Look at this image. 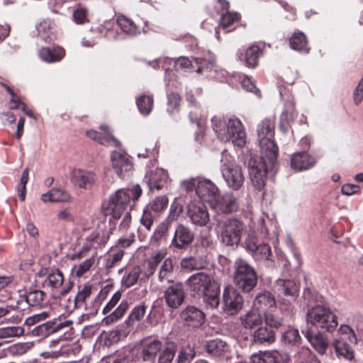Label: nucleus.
Masks as SVG:
<instances>
[{
  "label": "nucleus",
  "instance_id": "1",
  "mask_svg": "<svg viewBox=\"0 0 363 363\" xmlns=\"http://www.w3.org/2000/svg\"><path fill=\"white\" fill-rule=\"evenodd\" d=\"M257 135L262 156L250 157L248 172L252 185L260 191L265 186L267 173L274 171L277 163L279 148L274 141V123L270 119H263L257 125Z\"/></svg>",
  "mask_w": 363,
  "mask_h": 363
},
{
  "label": "nucleus",
  "instance_id": "2",
  "mask_svg": "<svg viewBox=\"0 0 363 363\" xmlns=\"http://www.w3.org/2000/svg\"><path fill=\"white\" fill-rule=\"evenodd\" d=\"M142 189L136 184L131 189H121L109 196L107 201L102 206L105 216H111L118 220L128 207L130 208L142 194Z\"/></svg>",
  "mask_w": 363,
  "mask_h": 363
},
{
  "label": "nucleus",
  "instance_id": "3",
  "mask_svg": "<svg viewBox=\"0 0 363 363\" xmlns=\"http://www.w3.org/2000/svg\"><path fill=\"white\" fill-rule=\"evenodd\" d=\"M186 284L194 296L202 297L203 301L212 308H216L218 306L220 286L208 274L195 273L189 277Z\"/></svg>",
  "mask_w": 363,
  "mask_h": 363
},
{
  "label": "nucleus",
  "instance_id": "4",
  "mask_svg": "<svg viewBox=\"0 0 363 363\" xmlns=\"http://www.w3.org/2000/svg\"><path fill=\"white\" fill-rule=\"evenodd\" d=\"M256 270L246 260L239 258L234 263L233 282L244 293L252 291L257 284Z\"/></svg>",
  "mask_w": 363,
  "mask_h": 363
},
{
  "label": "nucleus",
  "instance_id": "5",
  "mask_svg": "<svg viewBox=\"0 0 363 363\" xmlns=\"http://www.w3.org/2000/svg\"><path fill=\"white\" fill-rule=\"evenodd\" d=\"M308 323L327 332H333L338 325L337 318L329 308L315 306L308 309L306 315Z\"/></svg>",
  "mask_w": 363,
  "mask_h": 363
},
{
  "label": "nucleus",
  "instance_id": "6",
  "mask_svg": "<svg viewBox=\"0 0 363 363\" xmlns=\"http://www.w3.org/2000/svg\"><path fill=\"white\" fill-rule=\"evenodd\" d=\"M63 273L58 269H52L43 281V287L49 290L54 298H58L67 295L72 289L74 283L69 280L65 282Z\"/></svg>",
  "mask_w": 363,
  "mask_h": 363
},
{
  "label": "nucleus",
  "instance_id": "7",
  "mask_svg": "<svg viewBox=\"0 0 363 363\" xmlns=\"http://www.w3.org/2000/svg\"><path fill=\"white\" fill-rule=\"evenodd\" d=\"M244 230L245 225L240 220L230 218L225 220L220 232L222 242L227 246L238 245Z\"/></svg>",
  "mask_w": 363,
  "mask_h": 363
},
{
  "label": "nucleus",
  "instance_id": "8",
  "mask_svg": "<svg viewBox=\"0 0 363 363\" xmlns=\"http://www.w3.org/2000/svg\"><path fill=\"white\" fill-rule=\"evenodd\" d=\"M264 45L254 43L244 50H239L237 57L240 62L250 69H254L259 65V59L263 55Z\"/></svg>",
  "mask_w": 363,
  "mask_h": 363
},
{
  "label": "nucleus",
  "instance_id": "9",
  "mask_svg": "<svg viewBox=\"0 0 363 363\" xmlns=\"http://www.w3.org/2000/svg\"><path fill=\"white\" fill-rule=\"evenodd\" d=\"M72 325V320H67L61 321L58 319H53L34 327L30 332L33 336L47 337L64 329L70 328Z\"/></svg>",
  "mask_w": 363,
  "mask_h": 363
},
{
  "label": "nucleus",
  "instance_id": "10",
  "mask_svg": "<svg viewBox=\"0 0 363 363\" xmlns=\"http://www.w3.org/2000/svg\"><path fill=\"white\" fill-rule=\"evenodd\" d=\"M223 309L229 315H234L242 309L243 298L240 292L231 286L225 288L223 294Z\"/></svg>",
  "mask_w": 363,
  "mask_h": 363
},
{
  "label": "nucleus",
  "instance_id": "11",
  "mask_svg": "<svg viewBox=\"0 0 363 363\" xmlns=\"http://www.w3.org/2000/svg\"><path fill=\"white\" fill-rule=\"evenodd\" d=\"M222 174L228 187L231 189L238 191L243 186L245 177L240 166L224 164Z\"/></svg>",
  "mask_w": 363,
  "mask_h": 363
},
{
  "label": "nucleus",
  "instance_id": "12",
  "mask_svg": "<svg viewBox=\"0 0 363 363\" xmlns=\"http://www.w3.org/2000/svg\"><path fill=\"white\" fill-rule=\"evenodd\" d=\"M226 135L228 140L240 147H242L246 143V133L244 126L238 118H230L227 123Z\"/></svg>",
  "mask_w": 363,
  "mask_h": 363
},
{
  "label": "nucleus",
  "instance_id": "13",
  "mask_svg": "<svg viewBox=\"0 0 363 363\" xmlns=\"http://www.w3.org/2000/svg\"><path fill=\"white\" fill-rule=\"evenodd\" d=\"M187 216L197 226H205L209 221V213L202 203L191 202L187 206Z\"/></svg>",
  "mask_w": 363,
  "mask_h": 363
},
{
  "label": "nucleus",
  "instance_id": "14",
  "mask_svg": "<svg viewBox=\"0 0 363 363\" xmlns=\"http://www.w3.org/2000/svg\"><path fill=\"white\" fill-rule=\"evenodd\" d=\"M196 194L203 202H207L211 206L213 203L216 202L219 189L209 179H200L197 183Z\"/></svg>",
  "mask_w": 363,
  "mask_h": 363
},
{
  "label": "nucleus",
  "instance_id": "15",
  "mask_svg": "<svg viewBox=\"0 0 363 363\" xmlns=\"http://www.w3.org/2000/svg\"><path fill=\"white\" fill-rule=\"evenodd\" d=\"M93 286L89 283H86L83 285H79L77 286V292L74 298L68 299L69 305H67V309L69 311H74L77 308H84L87 311L86 301L91 296L92 294Z\"/></svg>",
  "mask_w": 363,
  "mask_h": 363
},
{
  "label": "nucleus",
  "instance_id": "16",
  "mask_svg": "<svg viewBox=\"0 0 363 363\" xmlns=\"http://www.w3.org/2000/svg\"><path fill=\"white\" fill-rule=\"evenodd\" d=\"M111 160L113 169L120 177H123L133 168L131 157L125 152L121 150L112 152Z\"/></svg>",
  "mask_w": 363,
  "mask_h": 363
},
{
  "label": "nucleus",
  "instance_id": "17",
  "mask_svg": "<svg viewBox=\"0 0 363 363\" xmlns=\"http://www.w3.org/2000/svg\"><path fill=\"white\" fill-rule=\"evenodd\" d=\"M215 201L211 206L223 213L236 212L239 208L238 199L232 193H225L222 196L219 193Z\"/></svg>",
  "mask_w": 363,
  "mask_h": 363
},
{
  "label": "nucleus",
  "instance_id": "18",
  "mask_svg": "<svg viewBox=\"0 0 363 363\" xmlns=\"http://www.w3.org/2000/svg\"><path fill=\"white\" fill-rule=\"evenodd\" d=\"M194 239V233L188 227L179 224L175 229L172 244L177 249H186Z\"/></svg>",
  "mask_w": 363,
  "mask_h": 363
},
{
  "label": "nucleus",
  "instance_id": "19",
  "mask_svg": "<svg viewBox=\"0 0 363 363\" xmlns=\"http://www.w3.org/2000/svg\"><path fill=\"white\" fill-rule=\"evenodd\" d=\"M167 305L172 308H177L184 301L185 292L183 284L176 283L167 287L164 293Z\"/></svg>",
  "mask_w": 363,
  "mask_h": 363
},
{
  "label": "nucleus",
  "instance_id": "20",
  "mask_svg": "<svg viewBox=\"0 0 363 363\" xmlns=\"http://www.w3.org/2000/svg\"><path fill=\"white\" fill-rule=\"evenodd\" d=\"M275 290L278 296L286 298L289 301H295L299 292V288L295 281L282 279L277 281Z\"/></svg>",
  "mask_w": 363,
  "mask_h": 363
},
{
  "label": "nucleus",
  "instance_id": "21",
  "mask_svg": "<svg viewBox=\"0 0 363 363\" xmlns=\"http://www.w3.org/2000/svg\"><path fill=\"white\" fill-rule=\"evenodd\" d=\"M303 333L318 354L321 355L325 354L328 348V342L320 333L313 332L311 329L307 328L305 331H303Z\"/></svg>",
  "mask_w": 363,
  "mask_h": 363
},
{
  "label": "nucleus",
  "instance_id": "22",
  "mask_svg": "<svg viewBox=\"0 0 363 363\" xmlns=\"http://www.w3.org/2000/svg\"><path fill=\"white\" fill-rule=\"evenodd\" d=\"M181 318L189 326L197 328L203 323L205 315L196 307L187 306L181 313Z\"/></svg>",
  "mask_w": 363,
  "mask_h": 363
},
{
  "label": "nucleus",
  "instance_id": "23",
  "mask_svg": "<svg viewBox=\"0 0 363 363\" xmlns=\"http://www.w3.org/2000/svg\"><path fill=\"white\" fill-rule=\"evenodd\" d=\"M72 182L82 189L91 188L96 180L95 173L82 169H76L72 172Z\"/></svg>",
  "mask_w": 363,
  "mask_h": 363
},
{
  "label": "nucleus",
  "instance_id": "24",
  "mask_svg": "<svg viewBox=\"0 0 363 363\" xmlns=\"http://www.w3.org/2000/svg\"><path fill=\"white\" fill-rule=\"evenodd\" d=\"M39 57L48 63L60 62L65 55V50L60 46L42 47L38 52Z\"/></svg>",
  "mask_w": 363,
  "mask_h": 363
},
{
  "label": "nucleus",
  "instance_id": "25",
  "mask_svg": "<svg viewBox=\"0 0 363 363\" xmlns=\"http://www.w3.org/2000/svg\"><path fill=\"white\" fill-rule=\"evenodd\" d=\"M279 93L282 99L285 101L284 110L280 117L281 123L289 125L296 116L294 97L291 94H284L281 90H279Z\"/></svg>",
  "mask_w": 363,
  "mask_h": 363
},
{
  "label": "nucleus",
  "instance_id": "26",
  "mask_svg": "<svg viewBox=\"0 0 363 363\" xmlns=\"http://www.w3.org/2000/svg\"><path fill=\"white\" fill-rule=\"evenodd\" d=\"M38 36L46 43L57 39V34L54 28V23L50 19H43L36 24Z\"/></svg>",
  "mask_w": 363,
  "mask_h": 363
},
{
  "label": "nucleus",
  "instance_id": "27",
  "mask_svg": "<svg viewBox=\"0 0 363 363\" xmlns=\"http://www.w3.org/2000/svg\"><path fill=\"white\" fill-rule=\"evenodd\" d=\"M315 163V159L306 152H296L292 155L291 160V167L298 171L308 169Z\"/></svg>",
  "mask_w": 363,
  "mask_h": 363
},
{
  "label": "nucleus",
  "instance_id": "28",
  "mask_svg": "<svg viewBox=\"0 0 363 363\" xmlns=\"http://www.w3.org/2000/svg\"><path fill=\"white\" fill-rule=\"evenodd\" d=\"M167 176L162 169L150 171L145 174V180L150 190H161L167 183Z\"/></svg>",
  "mask_w": 363,
  "mask_h": 363
},
{
  "label": "nucleus",
  "instance_id": "29",
  "mask_svg": "<svg viewBox=\"0 0 363 363\" xmlns=\"http://www.w3.org/2000/svg\"><path fill=\"white\" fill-rule=\"evenodd\" d=\"M253 306L258 311L265 313L276 307L275 298L270 292L264 291L257 295Z\"/></svg>",
  "mask_w": 363,
  "mask_h": 363
},
{
  "label": "nucleus",
  "instance_id": "30",
  "mask_svg": "<svg viewBox=\"0 0 363 363\" xmlns=\"http://www.w3.org/2000/svg\"><path fill=\"white\" fill-rule=\"evenodd\" d=\"M142 270L140 266H133L126 268L121 279V286L123 289H128L137 284L138 281H143L140 277Z\"/></svg>",
  "mask_w": 363,
  "mask_h": 363
},
{
  "label": "nucleus",
  "instance_id": "31",
  "mask_svg": "<svg viewBox=\"0 0 363 363\" xmlns=\"http://www.w3.org/2000/svg\"><path fill=\"white\" fill-rule=\"evenodd\" d=\"M276 340V335L273 329L267 326H261L254 331L252 341L255 344L269 345Z\"/></svg>",
  "mask_w": 363,
  "mask_h": 363
},
{
  "label": "nucleus",
  "instance_id": "32",
  "mask_svg": "<svg viewBox=\"0 0 363 363\" xmlns=\"http://www.w3.org/2000/svg\"><path fill=\"white\" fill-rule=\"evenodd\" d=\"M162 343L158 340H147L142 345L141 355L144 361H152L159 351L162 350Z\"/></svg>",
  "mask_w": 363,
  "mask_h": 363
},
{
  "label": "nucleus",
  "instance_id": "33",
  "mask_svg": "<svg viewBox=\"0 0 363 363\" xmlns=\"http://www.w3.org/2000/svg\"><path fill=\"white\" fill-rule=\"evenodd\" d=\"M205 347L206 352L214 357L223 356L230 352L227 342L218 338L207 341Z\"/></svg>",
  "mask_w": 363,
  "mask_h": 363
},
{
  "label": "nucleus",
  "instance_id": "34",
  "mask_svg": "<svg viewBox=\"0 0 363 363\" xmlns=\"http://www.w3.org/2000/svg\"><path fill=\"white\" fill-rule=\"evenodd\" d=\"M21 297L26 301L29 306L40 308L45 304L46 294L42 290L30 289Z\"/></svg>",
  "mask_w": 363,
  "mask_h": 363
},
{
  "label": "nucleus",
  "instance_id": "35",
  "mask_svg": "<svg viewBox=\"0 0 363 363\" xmlns=\"http://www.w3.org/2000/svg\"><path fill=\"white\" fill-rule=\"evenodd\" d=\"M291 48L296 51L308 53L310 47L306 35L301 31L295 32L289 39Z\"/></svg>",
  "mask_w": 363,
  "mask_h": 363
},
{
  "label": "nucleus",
  "instance_id": "36",
  "mask_svg": "<svg viewBox=\"0 0 363 363\" xmlns=\"http://www.w3.org/2000/svg\"><path fill=\"white\" fill-rule=\"evenodd\" d=\"M259 359L266 363H288L290 357L286 352L274 350L261 354Z\"/></svg>",
  "mask_w": 363,
  "mask_h": 363
},
{
  "label": "nucleus",
  "instance_id": "37",
  "mask_svg": "<svg viewBox=\"0 0 363 363\" xmlns=\"http://www.w3.org/2000/svg\"><path fill=\"white\" fill-rule=\"evenodd\" d=\"M240 14L238 12L226 11L220 16L219 26L225 32L228 33L235 30V23L240 20Z\"/></svg>",
  "mask_w": 363,
  "mask_h": 363
},
{
  "label": "nucleus",
  "instance_id": "38",
  "mask_svg": "<svg viewBox=\"0 0 363 363\" xmlns=\"http://www.w3.org/2000/svg\"><path fill=\"white\" fill-rule=\"evenodd\" d=\"M240 321L245 328L252 329L254 327L262 325V317L257 310L252 309L244 315H242Z\"/></svg>",
  "mask_w": 363,
  "mask_h": 363
},
{
  "label": "nucleus",
  "instance_id": "39",
  "mask_svg": "<svg viewBox=\"0 0 363 363\" xmlns=\"http://www.w3.org/2000/svg\"><path fill=\"white\" fill-rule=\"evenodd\" d=\"M41 200L46 202H66L69 200V194L61 189H52L42 194Z\"/></svg>",
  "mask_w": 363,
  "mask_h": 363
},
{
  "label": "nucleus",
  "instance_id": "40",
  "mask_svg": "<svg viewBox=\"0 0 363 363\" xmlns=\"http://www.w3.org/2000/svg\"><path fill=\"white\" fill-rule=\"evenodd\" d=\"M199 59L197 58H193V60H191L188 57H180L176 60L175 67L177 69L189 72L196 71L198 73H201L202 68L199 67Z\"/></svg>",
  "mask_w": 363,
  "mask_h": 363
},
{
  "label": "nucleus",
  "instance_id": "41",
  "mask_svg": "<svg viewBox=\"0 0 363 363\" xmlns=\"http://www.w3.org/2000/svg\"><path fill=\"white\" fill-rule=\"evenodd\" d=\"M117 24L122 31L128 35H135L140 33L138 26L130 18L123 15L118 16Z\"/></svg>",
  "mask_w": 363,
  "mask_h": 363
},
{
  "label": "nucleus",
  "instance_id": "42",
  "mask_svg": "<svg viewBox=\"0 0 363 363\" xmlns=\"http://www.w3.org/2000/svg\"><path fill=\"white\" fill-rule=\"evenodd\" d=\"M129 308V303L127 301H123L117 308L111 314L106 315L102 320L104 325H110L121 318Z\"/></svg>",
  "mask_w": 363,
  "mask_h": 363
},
{
  "label": "nucleus",
  "instance_id": "43",
  "mask_svg": "<svg viewBox=\"0 0 363 363\" xmlns=\"http://www.w3.org/2000/svg\"><path fill=\"white\" fill-rule=\"evenodd\" d=\"M333 346L337 355L342 356L348 359H352L354 357L352 347L343 338L335 340Z\"/></svg>",
  "mask_w": 363,
  "mask_h": 363
},
{
  "label": "nucleus",
  "instance_id": "44",
  "mask_svg": "<svg viewBox=\"0 0 363 363\" xmlns=\"http://www.w3.org/2000/svg\"><path fill=\"white\" fill-rule=\"evenodd\" d=\"M173 260L171 258L165 259L159 271L158 279L160 282L167 281L170 282L173 275Z\"/></svg>",
  "mask_w": 363,
  "mask_h": 363
},
{
  "label": "nucleus",
  "instance_id": "45",
  "mask_svg": "<svg viewBox=\"0 0 363 363\" xmlns=\"http://www.w3.org/2000/svg\"><path fill=\"white\" fill-rule=\"evenodd\" d=\"M212 128L217 134L218 138L223 141H227L226 130L227 123L225 121L219 116H213L211 119Z\"/></svg>",
  "mask_w": 363,
  "mask_h": 363
},
{
  "label": "nucleus",
  "instance_id": "46",
  "mask_svg": "<svg viewBox=\"0 0 363 363\" xmlns=\"http://www.w3.org/2000/svg\"><path fill=\"white\" fill-rule=\"evenodd\" d=\"M115 228H111L107 231H102L99 233L98 231L93 232L89 237V240L92 242L93 246L97 247L99 246L105 245L110 238L113 230Z\"/></svg>",
  "mask_w": 363,
  "mask_h": 363
},
{
  "label": "nucleus",
  "instance_id": "47",
  "mask_svg": "<svg viewBox=\"0 0 363 363\" xmlns=\"http://www.w3.org/2000/svg\"><path fill=\"white\" fill-rule=\"evenodd\" d=\"M169 200L166 196H160L155 198L146 206L157 216L167 207Z\"/></svg>",
  "mask_w": 363,
  "mask_h": 363
},
{
  "label": "nucleus",
  "instance_id": "48",
  "mask_svg": "<svg viewBox=\"0 0 363 363\" xmlns=\"http://www.w3.org/2000/svg\"><path fill=\"white\" fill-rule=\"evenodd\" d=\"M177 350V346L174 342H166L164 349L161 351L158 363H171Z\"/></svg>",
  "mask_w": 363,
  "mask_h": 363
},
{
  "label": "nucleus",
  "instance_id": "49",
  "mask_svg": "<svg viewBox=\"0 0 363 363\" xmlns=\"http://www.w3.org/2000/svg\"><path fill=\"white\" fill-rule=\"evenodd\" d=\"M100 144L104 145L113 144L116 147L120 146V141L112 135L107 125H101L100 126Z\"/></svg>",
  "mask_w": 363,
  "mask_h": 363
},
{
  "label": "nucleus",
  "instance_id": "50",
  "mask_svg": "<svg viewBox=\"0 0 363 363\" xmlns=\"http://www.w3.org/2000/svg\"><path fill=\"white\" fill-rule=\"evenodd\" d=\"M139 111L145 116L148 115L153 107V97L149 95H142L136 100Z\"/></svg>",
  "mask_w": 363,
  "mask_h": 363
},
{
  "label": "nucleus",
  "instance_id": "51",
  "mask_svg": "<svg viewBox=\"0 0 363 363\" xmlns=\"http://www.w3.org/2000/svg\"><path fill=\"white\" fill-rule=\"evenodd\" d=\"M170 228L168 222H162L155 230L150 238V242L153 245H158L162 239L166 238L167 232Z\"/></svg>",
  "mask_w": 363,
  "mask_h": 363
},
{
  "label": "nucleus",
  "instance_id": "52",
  "mask_svg": "<svg viewBox=\"0 0 363 363\" xmlns=\"http://www.w3.org/2000/svg\"><path fill=\"white\" fill-rule=\"evenodd\" d=\"M146 306L140 304L135 306L131 311L125 323L128 326H133L136 321H140L145 315Z\"/></svg>",
  "mask_w": 363,
  "mask_h": 363
},
{
  "label": "nucleus",
  "instance_id": "53",
  "mask_svg": "<svg viewBox=\"0 0 363 363\" xmlns=\"http://www.w3.org/2000/svg\"><path fill=\"white\" fill-rule=\"evenodd\" d=\"M252 255L257 260H268L272 256L271 247L267 244H259Z\"/></svg>",
  "mask_w": 363,
  "mask_h": 363
},
{
  "label": "nucleus",
  "instance_id": "54",
  "mask_svg": "<svg viewBox=\"0 0 363 363\" xmlns=\"http://www.w3.org/2000/svg\"><path fill=\"white\" fill-rule=\"evenodd\" d=\"M24 333V329L20 326L0 328V339L20 337Z\"/></svg>",
  "mask_w": 363,
  "mask_h": 363
},
{
  "label": "nucleus",
  "instance_id": "55",
  "mask_svg": "<svg viewBox=\"0 0 363 363\" xmlns=\"http://www.w3.org/2000/svg\"><path fill=\"white\" fill-rule=\"evenodd\" d=\"M157 216L152 212L148 207L145 206L143 209V215L140 218V223L147 230H150L154 221L157 218Z\"/></svg>",
  "mask_w": 363,
  "mask_h": 363
},
{
  "label": "nucleus",
  "instance_id": "56",
  "mask_svg": "<svg viewBox=\"0 0 363 363\" xmlns=\"http://www.w3.org/2000/svg\"><path fill=\"white\" fill-rule=\"evenodd\" d=\"M182 212L183 206L178 202L177 199H175L170 206L169 215L164 221L171 224L172 222L179 218Z\"/></svg>",
  "mask_w": 363,
  "mask_h": 363
},
{
  "label": "nucleus",
  "instance_id": "57",
  "mask_svg": "<svg viewBox=\"0 0 363 363\" xmlns=\"http://www.w3.org/2000/svg\"><path fill=\"white\" fill-rule=\"evenodd\" d=\"M181 96L177 92H171L167 94V111L172 114L178 111L180 106Z\"/></svg>",
  "mask_w": 363,
  "mask_h": 363
},
{
  "label": "nucleus",
  "instance_id": "58",
  "mask_svg": "<svg viewBox=\"0 0 363 363\" xmlns=\"http://www.w3.org/2000/svg\"><path fill=\"white\" fill-rule=\"evenodd\" d=\"M282 339L285 343L296 345L300 342L301 336L297 329L290 328L284 333Z\"/></svg>",
  "mask_w": 363,
  "mask_h": 363
},
{
  "label": "nucleus",
  "instance_id": "59",
  "mask_svg": "<svg viewBox=\"0 0 363 363\" xmlns=\"http://www.w3.org/2000/svg\"><path fill=\"white\" fill-rule=\"evenodd\" d=\"M50 313L48 311H43L42 313L34 314L31 316L28 317L25 320V325L28 326H33L37 323L43 322L50 317Z\"/></svg>",
  "mask_w": 363,
  "mask_h": 363
},
{
  "label": "nucleus",
  "instance_id": "60",
  "mask_svg": "<svg viewBox=\"0 0 363 363\" xmlns=\"http://www.w3.org/2000/svg\"><path fill=\"white\" fill-rule=\"evenodd\" d=\"M196 352L194 348L190 346L183 347L179 354L178 362L179 363H187L194 358Z\"/></svg>",
  "mask_w": 363,
  "mask_h": 363
},
{
  "label": "nucleus",
  "instance_id": "61",
  "mask_svg": "<svg viewBox=\"0 0 363 363\" xmlns=\"http://www.w3.org/2000/svg\"><path fill=\"white\" fill-rule=\"evenodd\" d=\"M106 363H129V359L125 351L116 352L106 358Z\"/></svg>",
  "mask_w": 363,
  "mask_h": 363
},
{
  "label": "nucleus",
  "instance_id": "62",
  "mask_svg": "<svg viewBox=\"0 0 363 363\" xmlns=\"http://www.w3.org/2000/svg\"><path fill=\"white\" fill-rule=\"evenodd\" d=\"M164 253L161 251H157L150 257L147 260V266L150 269L156 270L158 264L164 259Z\"/></svg>",
  "mask_w": 363,
  "mask_h": 363
},
{
  "label": "nucleus",
  "instance_id": "63",
  "mask_svg": "<svg viewBox=\"0 0 363 363\" xmlns=\"http://www.w3.org/2000/svg\"><path fill=\"white\" fill-rule=\"evenodd\" d=\"M95 262L94 257H90L86 259L83 262L79 264L77 271L76 276L77 277H82L86 272L90 270V269L93 267Z\"/></svg>",
  "mask_w": 363,
  "mask_h": 363
},
{
  "label": "nucleus",
  "instance_id": "64",
  "mask_svg": "<svg viewBox=\"0 0 363 363\" xmlns=\"http://www.w3.org/2000/svg\"><path fill=\"white\" fill-rule=\"evenodd\" d=\"M199 245L206 250L213 247V238L208 233H202L198 240Z\"/></svg>",
  "mask_w": 363,
  "mask_h": 363
}]
</instances>
